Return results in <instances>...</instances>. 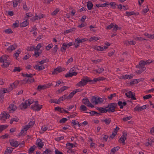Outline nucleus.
<instances>
[{
    "label": "nucleus",
    "mask_w": 154,
    "mask_h": 154,
    "mask_svg": "<svg viewBox=\"0 0 154 154\" xmlns=\"http://www.w3.org/2000/svg\"><path fill=\"white\" fill-rule=\"evenodd\" d=\"M67 120V119L66 118H62L59 121L60 123H64Z\"/></svg>",
    "instance_id": "obj_50"
},
{
    "label": "nucleus",
    "mask_w": 154,
    "mask_h": 154,
    "mask_svg": "<svg viewBox=\"0 0 154 154\" xmlns=\"http://www.w3.org/2000/svg\"><path fill=\"white\" fill-rule=\"evenodd\" d=\"M49 59L48 58H45V59L42 60L41 61L39 62V63L41 64L42 65L43 64L45 63H48L49 61Z\"/></svg>",
    "instance_id": "obj_34"
},
{
    "label": "nucleus",
    "mask_w": 154,
    "mask_h": 154,
    "mask_svg": "<svg viewBox=\"0 0 154 154\" xmlns=\"http://www.w3.org/2000/svg\"><path fill=\"white\" fill-rule=\"evenodd\" d=\"M126 96L129 98H131V100H136V98L135 97V94H133L131 91H129L125 94Z\"/></svg>",
    "instance_id": "obj_6"
},
{
    "label": "nucleus",
    "mask_w": 154,
    "mask_h": 154,
    "mask_svg": "<svg viewBox=\"0 0 154 154\" xmlns=\"http://www.w3.org/2000/svg\"><path fill=\"white\" fill-rule=\"evenodd\" d=\"M51 151L49 149H47L45 151H44L42 154H48L51 153Z\"/></svg>",
    "instance_id": "obj_46"
},
{
    "label": "nucleus",
    "mask_w": 154,
    "mask_h": 154,
    "mask_svg": "<svg viewBox=\"0 0 154 154\" xmlns=\"http://www.w3.org/2000/svg\"><path fill=\"white\" fill-rule=\"evenodd\" d=\"M29 128V127H28V125H26L23 128H22L21 132L19 133L18 136L20 137L21 136H24L25 133H24V131H27L28 129Z\"/></svg>",
    "instance_id": "obj_10"
},
{
    "label": "nucleus",
    "mask_w": 154,
    "mask_h": 154,
    "mask_svg": "<svg viewBox=\"0 0 154 154\" xmlns=\"http://www.w3.org/2000/svg\"><path fill=\"white\" fill-rule=\"evenodd\" d=\"M101 81L100 77L97 78H94L93 80H92V84H94L97 81Z\"/></svg>",
    "instance_id": "obj_30"
},
{
    "label": "nucleus",
    "mask_w": 154,
    "mask_h": 154,
    "mask_svg": "<svg viewBox=\"0 0 154 154\" xmlns=\"http://www.w3.org/2000/svg\"><path fill=\"white\" fill-rule=\"evenodd\" d=\"M5 32L8 34L12 33H13V31L11 29H8L5 30Z\"/></svg>",
    "instance_id": "obj_55"
},
{
    "label": "nucleus",
    "mask_w": 154,
    "mask_h": 154,
    "mask_svg": "<svg viewBox=\"0 0 154 154\" xmlns=\"http://www.w3.org/2000/svg\"><path fill=\"white\" fill-rule=\"evenodd\" d=\"M65 70V69L64 68L62 69L60 67H58L54 69V71L52 72V74H57V73L56 72H60L62 71Z\"/></svg>",
    "instance_id": "obj_11"
},
{
    "label": "nucleus",
    "mask_w": 154,
    "mask_h": 154,
    "mask_svg": "<svg viewBox=\"0 0 154 154\" xmlns=\"http://www.w3.org/2000/svg\"><path fill=\"white\" fill-rule=\"evenodd\" d=\"M126 16L129 17L134 14H135V13L134 11H131L129 12H126Z\"/></svg>",
    "instance_id": "obj_41"
},
{
    "label": "nucleus",
    "mask_w": 154,
    "mask_h": 154,
    "mask_svg": "<svg viewBox=\"0 0 154 154\" xmlns=\"http://www.w3.org/2000/svg\"><path fill=\"white\" fill-rule=\"evenodd\" d=\"M100 39V38H98L97 37H95L94 36L93 37H91L89 39V41L90 42H91V41H92L93 40H95V41H97L98 40H99Z\"/></svg>",
    "instance_id": "obj_33"
},
{
    "label": "nucleus",
    "mask_w": 154,
    "mask_h": 154,
    "mask_svg": "<svg viewBox=\"0 0 154 154\" xmlns=\"http://www.w3.org/2000/svg\"><path fill=\"white\" fill-rule=\"evenodd\" d=\"M87 6L88 10H90L92 9L93 7V5L91 2H87Z\"/></svg>",
    "instance_id": "obj_22"
},
{
    "label": "nucleus",
    "mask_w": 154,
    "mask_h": 154,
    "mask_svg": "<svg viewBox=\"0 0 154 154\" xmlns=\"http://www.w3.org/2000/svg\"><path fill=\"white\" fill-rule=\"evenodd\" d=\"M73 147L74 144L72 143L68 142L66 144V148L67 149H70Z\"/></svg>",
    "instance_id": "obj_20"
},
{
    "label": "nucleus",
    "mask_w": 154,
    "mask_h": 154,
    "mask_svg": "<svg viewBox=\"0 0 154 154\" xmlns=\"http://www.w3.org/2000/svg\"><path fill=\"white\" fill-rule=\"evenodd\" d=\"M8 56H7L6 55H4L1 57L2 58V62L3 63H4L5 62H8L7 59L8 58Z\"/></svg>",
    "instance_id": "obj_28"
},
{
    "label": "nucleus",
    "mask_w": 154,
    "mask_h": 154,
    "mask_svg": "<svg viewBox=\"0 0 154 154\" xmlns=\"http://www.w3.org/2000/svg\"><path fill=\"white\" fill-rule=\"evenodd\" d=\"M117 104L120 106V108L122 109L123 108L124 106H125L127 105V103L125 101L122 102V101H120L118 102Z\"/></svg>",
    "instance_id": "obj_16"
},
{
    "label": "nucleus",
    "mask_w": 154,
    "mask_h": 154,
    "mask_svg": "<svg viewBox=\"0 0 154 154\" xmlns=\"http://www.w3.org/2000/svg\"><path fill=\"white\" fill-rule=\"evenodd\" d=\"M69 88V87H68L66 86H63L61 87L60 89L58 90L57 91L59 93H60Z\"/></svg>",
    "instance_id": "obj_19"
},
{
    "label": "nucleus",
    "mask_w": 154,
    "mask_h": 154,
    "mask_svg": "<svg viewBox=\"0 0 154 154\" xmlns=\"http://www.w3.org/2000/svg\"><path fill=\"white\" fill-rule=\"evenodd\" d=\"M109 5L111 6L112 7H113L114 9L116 8V4L114 2H110Z\"/></svg>",
    "instance_id": "obj_59"
},
{
    "label": "nucleus",
    "mask_w": 154,
    "mask_h": 154,
    "mask_svg": "<svg viewBox=\"0 0 154 154\" xmlns=\"http://www.w3.org/2000/svg\"><path fill=\"white\" fill-rule=\"evenodd\" d=\"M149 11V9L148 8V7H147L146 8H145L142 11V13L144 14L147 13Z\"/></svg>",
    "instance_id": "obj_63"
},
{
    "label": "nucleus",
    "mask_w": 154,
    "mask_h": 154,
    "mask_svg": "<svg viewBox=\"0 0 154 154\" xmlns=\"http://www.w3.org/2000/svg\"><path fill=\"white\" fill-rule=\"evenodd\" d=\"M152 60H148L146 61L144 60H141L139 63V64L136 66V67L138 68H141V70H138L136 71V72L138 74H140L146 69V68L144 67V66L147 64H149L152 62Z\"/></svg>",
    "instance_id": "obj_1"
},
{
    "label": "nucleus",
    "mask_w": 154,
    "mask_h": 154,
    "mask_svg": "<svg viewBox=\"0 0 154 154\" xmlns=\"http://www.w3.org/2000/svg\"><path fill=\"white\" fill-rule=\"evenodd\" d=\"M35 121L34 119H32V121H30L28 124V127H29V128L31 127L33 125L35 124Z\"/></svg>",
    "instance_id": "obj_35"
},
{
    "label": "nucleus",
    "mask_w": 154,
    "mask_h": 154,
    "mask_svg": "<svg viewBox=\"0 0 154 154\" xmlns=\"http://www.w3.org/2000/svg\"><path fill=\"white\" fill-rule=\"evenodd\" d=\"M8 127V125H0V133Z\"/></svg>",
    "instance_id": "obj_29"
},
{
    "label": "nucleus",
    "mask_w": 154,
    "mask_h": 154,
    "mask_svg": "<svg viewBox=\"0 0 154 154\" xmlns=\"http://www.w3.org/2000/svg\"><path fill=\"white\" fill-rule=\"evenodd\" d=\"M58 48V45H56L53 48V49H52V53L54 54L55 55L56 54L57 50Z\"/></svg>",
    "instance_id": "obj_32"
},
{
    "label": "nucleus",
    "mask_w": 154,
    "mask_h": 154,
    "mask_svg": "<svg viewBox=\"0 0 154 154\" xmlns=\"http://www.w3.org/2000/svg\"><path fill=\"white\" fill-rule=\"evenodd\" d=\"M89 102V101L87 98H84L82 99L83 103L85 105H87Z\"/></svg>",
    "instance_id": "obj_31"
},
{
    "label": "nucleus",
    "mask_w": 154,
    "mask_h": 154,
    "mask_svg": "<svg viewBox=\"0 0 154 154\" xmlns=\"http://www.w3.org/2000/svg\"><path fill=\"white\" fill-rule=\"evenodd\" d=\"M17 47V44L16 43H14L13 45L10 46L7 49L8 51H12L13 50H14Z\"/></svg>",
    "instance_id": "obj_15"
},
{
    "label": "nucleus",
    "mask_w": 154,
    "mask_h": 154,
    "mask_svg": "<svg viewBox=\"0 0 154 154\" xmlns=\"http://www.w3.org/2000/svg\"><path fill=\"white\" fill-rule=\"evenodd\" d=\"M52 47L53 45L51 44H50L46 47V49L48 51Z\"/></svg>",
    "instance_id": "obj_61"
},
{
    "label": "nucleus",
    "mask_w": 154,
    "mask_h": 154,
    "mask_svg": "<svg viewBox=\"0 0 154 154\" xmlns=\"http://www.w3.org/2000/svg\"><path fill=\"white\" fill-rule=\"evenodd\" d=\"M77 74V72H74L73 73H72L69 72L68 74H67L65 75V77L66 78L71 77L73 75H76Z\"/></svg>",
    "instance_id": "obj_17"
},
{
    "label": "nucleus",
    "mask_w": 154,
    "mask_h": 154,
    "mask_svg": "<svg viewBox=\"0 0 154 154\" xmlns=\"http://www.w3.org/2000/svg\"><path fill=\"white\" fill-rule=\"evenodd\" d=\"M80 42H79V40L78 39V38H77L75 40V42L74 43L73 45H75V47L77 48L79 45V43Z\"/></svg>",
    "instance_id": "obj_26"
},
{
    "label": "nucleus",
    "mask_w": 154,
    "mask_h": 154,
    "mask_svg": "<svg viewBox=\"0 0 154 154\" xmlns=\"http://www.w3.org/2000/svg\"><path fill=\"white\" fill-rule=\"evenodd\" d=\"M29 100H26L24 103H22L20 105V107L21 110L26 109L27 108L28 105L27 103H29Z\"/></svg>",
    "instance_id": "obj_9"
},
{
    "label": "nucleus",
    "mask_w": 154,
    "mask_h": 154,
    "mask_svg": "<svg viewBox=\"0 0 154 154\" xmlns=\"http://www.w3.org/2000/svg\"><path fill=\"white\" fill-rule=\"evenodd\" d=\"M24 20H25L20 24V27H25L27 26L29 24V22L28 21V19L24 18Z\"/></svg>",
    "instance_id": "obj_14"
},
{
    "label": "nucleus",
    "mask_w": 154,
    "mask_h": 154,
    "mask_svg": "<svg viewBox=\"0 0 154 154\" xmlns=\"http://www.w3.org/2000/svg\"><path fill=\"white\" fill-rule=\"evenodd\" d=\"M103 122H104L106 125H109L111 122V119L109 118H106L105 119L102 120Z\"/></svg>",
    "instance_id": "obj_24"
},
{
    "label": "nucleus",
    "mask_w": 154,
    "mask_h": 154,
    "mask_svg": "<svg viewBox=\"0 0 154 154\" xmlns=\"http://www.w3.org/2000/svg\"><path fill=\"white\" fill-rule=\"evenodd\" d=\"M35 46L34 45L30 47H28L27 48V50L28 51H32L34 50L35 51Z\"/></svg>",
    "instance_id": "obj_36"
},
{
    "label": "nucleus",
    "mask_w": 154,
    "mask_h": 154,
    "mask_svg": "<svg viewBox=\"0 0 154 154\" xmlns=\"http://www.w3.org/2000/svg\"><path fill=\"white\" fill-rule=\"evenodd\" d=\"M78 39L79 40V42L80 43H82L84 42H86L88 40V39L87 38H84L82 39H80L79 38H78Z\"/></svg>",
    "instance_id": "obj_57"
},
{
    "label": "nucleus",
    "mask_w": 154,
    "mask_h": 154,
    "mask_svg": "<svg viewBox=\"0 0 154 154\" xmlns=\"http://www.w3.org/2000/svg\"><path fill=\"white\" fill-rule=\"evenodd\" d=\"M10 145L14 147H17L19 146L18 142L14 139L10 140H9Z\"/></svg>",
    "instance_id": "obj_8"
},
{
    "label": "nucleus",
    "mask_w": 154,
    "mask_h": 154,
    "mask_svg": "<svg viewBox=\"0 0 154 154\" xmlns=\"http://www.w3.org/2000/svg\"><path fill=\"white\" fill-rule=\"evenodd\" d=\"M134 109L135 111H141L142 110V108L141 106H136L134 108Z\"/></svg>",
    "instance_id": "obj_39"
},
{
    "label": "nucleus",
    "mask_w": 154,
    "mask_h": 154,
    "mask_svg": "<svg viewBox=\"0 0 154 154\" xmlns=\"http://www.w3.org/2000/svg\"><path fill=\"white\" fill-rule=\"evenodd\" d=\"M117 105L118 104L115 103H109L106 107L107 112L109 113L115 112V109L118 108Z\"/></svg>",
    "instance_id": "obj_3"
},
{
    "label": "nucleus",
    "mask_w": 154,
    "mask_h": 154,
    "mask_svg": "<svg viewBox=\"0 0 154 154\" xmlns=\"http://www.w3.org/2000/svg\"><path fill=\"white\" fill-rule=\"evenodd\" d=\"M42 46V44L41 43H39L38 44L36 48L35 47V51H39Z\"/></svg>",
    "instance_id": "obj_44"
},
{
    "label": "nucleus",
    "mask_w": 154,
    "mask_h": 154,
    "mask_svg": "<svg viewBox=\"0 0 154 154\" xmlns=\"http://www.w3.org/2000/svg\"><path fill=\"white\" fill-rule=\"evenodd\" d=\"M80 110L83 111H85L87 110V108L85 105H82L80 107Z\"/></svg>",
    "instance_id": "obj_43"
},
{
    "label": "nucleus",
    "mask_w": 154,
    "mask_h": 154,
    "mask_svg": "<svg viewBox=\"0 0 154 154\" xmlns=\"http://www.w3.org/2000/svg\"><path fill=\"white\" fill-rule=\"evenodd\" d=\"M120 149V147L117 146L112 148L111 149V152L113 154H114L116 152L118 151Z\"/></svg>",
    "instance_id": "obj_21"
},
{
    "label": "nucleus",
    "mask_w": 154,
    "mask_h": 154,
    "mask_svg": "<svg viewBox=\"0 0 154 154\" xmlns=\"http://www.w3.org/2000/svg\"><path fill=\"white\" fill-rule=\"evenodd\" d=\"M116 94L115 93L113 94H111L109 96H108V98L109 100H111L113 97H116Z\"/></svg>",
    "instance_id": "obj_51"
},
{
    "label": "nucleus",
    "mask_w": 154,
    "mask_h": 154,
    "mask_svg": "<svg viewBox=\"0 0 154 154\" xmlns=\"http://www.w3.org/2000/svg\"><path fill=\"white\" fill-rule=\"evenodd\" d=\"M5 119H9V117H8V115H7V113L5 112H4L3 113H2L0 115V120H3L4 121H5Z\"/></svg>",
    "instance_id": "obj_12"
},
{
    "label": "nucleus",
    "mask_w": 154,
    "mask_h": 154,
    "mask_svg": "<svg viewBox=\"0 0 154 154\" xmlns=\"http://www.w3.org/2000/svg\"><path fill=\"white\" fill-rule=\"evenodd\" d=\"M101 113H106L107 112L106 108V107L105 108L101 107V109L100 112Z\"/></svg>",
    "instance_id": "obj_45"
},
{
    "label": "nucleus",
    "mask_w": 154,
    "mask_h": 154,
    "mask_svg": "<svg viewBox=\"0 0 154 154\" xmlns=\"http://www.w3.org/2000/svg\"><path fill=\"white\" fill-rule=\"evenodd\" d=\"M21 75L24 77H26L27 78H32L33 76V75L31 73H30L29 74H28L27 73L24 74L23 73H22L21 74Z\"/></svg>",
    "instance_id": "obj_25"
},
{
    "label": "nucleus",
    "mask_w": 154,
    "mask_h": 154,
    "mask_svg": "<svg viewBox=\"0 0 154 154\" xmlns=\"http://www.w3.org/2000/svg\"><path fill=\"white\" fill-rule=\"evenodd\" d=\"M132 118V117L130 116L124 117L123 118L122 120L124 121H128V120H130Z\"/></svg>",
    "instance_id": "obj_58"
},
{
    "label": "nucleus",
    "mask_w": 154,
    "mask_h": 154,
    "mask_svg": "<svg viewBox=\"0 0 154 154\" xmlns=\"http://www.w3.org/2000/svg\"><path fill=\"white\" fill-rule=\"evenodd\" d=\"M134 39L135 40H137L139 41H143L144 40H146V39H145V38H142V37H136L135 38H134Z\"/></svg>",
    "instance_id": "obj_52"
},
{
    "label": "nucleus",
    "mask_w": 154,
    "mask_h": 154,
    "mask_svg": "<svg viewBox=\"0 0 154 154\" xmlns=\"http://www.w3.org/2000/svg\"><path fill=\"white\" fill-rule=\"evenodd\" d=\"M22 70L20 67H14V69L13 70V72H20Z\"/></svg>",
    "instance_id": "obj_38"
},
{
    "label": "nucleus",
    "mask_w": 154,
    "mask_h": 154,
    "mask_svg": "<svg viewBox=\"0 0 154 154\" xmlns=\"http://www.w3.org/2000/svg\"><path fill=\"white\" fill-rule=\"evenodd\" d=\"M119 27L117 25L115 24L114 26H113L112 30L114 31H116L118 29Z\"/></svg>",
    "instance_id": "obj_64"
},
{
    "label": "nucleus",
    "mask_w": 154,
    "mask_h": 154,
    "mask_svg": "<svg viewBox=\"0 0 154 154\" xmlns=\"http://www.w3.org/2000/svg\"><path fill=\"white\" fill-rule=\"evenodd\" d=\"M75 28H72L71 29H69L66 30L64 32L66 33H68L69 32H72V31H75Z\"/></svg>",
    "instance_id": "obj_42"
},
{
    "label": "nucleus",
    "mask_w": 154,
    "mask_h": 154,
    "mask_svg": "<svg viewBox=\"0 0 154 154\" xmlns=\"http://www.w3.org/2000/svg\"><path fill=\"white\" fill-rule=\"evenodd\" d=\"M59 10L58 8H57L52 13H51V15H55L59 12Z\"/></svg>",
    "instance_id": "obj_54"
},
{
    "label": "nucleus",
    "mask_w": 154,
    "mask_h": 154,
    "mask_svg": "<svg viewBox=\"0 0 154 154\" xmlns=\"http://www.w3.org/2000/svg\"><path fill=\"white\" fill-rule=\"evenodd\" d=\"M42 105L39 104H35L34 106L31 105V108L35 111H39L42 108Z\"/></svg>",
    "instance_id": "obj_7"
},
{
    "label": "nucleus",
    "mask_w": 154,
    "mask_h": 154,
    "mask_svg": "<svg viewBox=\"0 0 154 154\" xmlns=\"http://www.w3.org/2000/svg\"><path fill=\"white\" fill-rule=\"evenodd\" d=\"M66 44L65 43L63 44L62 47L61 48L60 51H63V50L65 51L66 50Z\"/></svg>",
    "instance_id": "obj_37"
},
{
    "label": "nucleus",
    "mask_w": 154,
    "mask_h": 154,
    "mask_svg": "<svg viewBox=\"0 0 154 154\" xmlns=\"http://www.w3.org/2000/svg\"><path fill=\"white\" fill-rule=\"evenodd\" d=\"M9 136L8 134H5L4 135H2L0 137V138L1 139H5L7 138Z\"/></svg>",
    "instance_id": "obj_60"
},
{
    "label": "nucleus",
    "mask_w": 154,
    "mask_h": 154,
    "mask_svg": "<svg viewBox=\"0 0 154 154\" xmlns=\"http://www.w3.org/2000/svg\"><path fill=\"white\" fill-rule=\"evenodd\" d=\"M88 82H89L90 84H92V80L90 79V78L87 76H84L76 85L79 86H84Z\"/></svg>",
    "instance_id": "obj_2"
},
{
    "label": "nucleus",
    "mask_w": 154,
    "mask_h": 154,
    "mask_svg": "<svg viewBox=\"0 0 154 154\" xmlns=\"http://www.w3.org/2000/svg\"><path fill=\"white\" fill-rule=\"evenodd\" d=\"M19 84V82L18 81H15L14 82L10 85V86L13 89L16 88Z\"/></svg>",
    "instance_id": "obj_18"
},
{
    "label": "nucleus",
    "mask_w": 154,
    "mask_h": 154,
    "mask_svg": "<svg viewBox=\"0 0 154 154\" xmlns=\"http://www.w3.org/2000/svg\"><path fill=\"white\" fill-rule=\"evenodd\" d=\"M103 98L99 97L93 96L92 97L91 101L92 103H94L95 104H97L98 103H103Z\"/></svg>",
    "instance_id": "obj_4"
},
{
    "label": "nucleus",
    "mask_w": 154,
    "mask_h": 154,
    "mask_svg": "<svg viewBox=\"0 0 154 154\" xmlns=\"http://www.w3.org/2000/svg\"><path fill=\"white\" fill-rule=\"evenodd\" d=\"M114 26V25L112 23L110 25H109L108 26H107L106 29H110L112 28L113 27V26Z\"/></svg>",
    "instance_id": "obj_62"
},
{
    "label": "nucleus",
    "mask_w": 154,
    "mask_h": 154,
    "mask_svg": "<svg viewBox=\"0 0 154 154\" xmlns=\"http://www.w3.org/2000/svg\"><path fill=\"white\" fill-rule=\"evenodd\" d=\"M61 101H63L67 99V96L66 95H63L62 96L59 98Z\"/></svg>",
    "instance_id": "obj_56"
},
{
    "label": "nucleus",
    "mask_w": 154,
    "mask_h": 154,
    "mask_svg": "<svg viewBox=\"0 0 154 154\" xmlns=\"http://www.w3.org/2000/svg\"><path fill=\"white\" fill-rule=\"evenodd\" d=\"M3 64L1 65V66L2 67H4V68H5L8 67L10 64V63H8L7 62H5L3 63Z\"/></svg>",
    "instance_id": "obj_40"
},
{
    "label": "nucleus",
    "mask_w": 154,
    "mask_h": 154,
    "mask_svg": "<svg viewBox=\"0 0 154 154\" xmlns=\"http://www.w3.org/2000/svg\"><path fill=\"white\" fill-rule=\"evenodd\" d=\"M126 139V137H124L122 136L118 140L119 142L121 143L122 141H125Z\"/></svg>",
    "instance_id": "obj_47"
},
{
    "label": "nucleus",
    "mask_w": 154,
    "mask_h": 154,
    "mask_svg": "<svg viewBox=\"0 0 154 154\" xmlns=\"http://www.w3.org/2000/svg\"><path fill=\"white\" fill-rule=\"evenodd\" d=\"M39 140L40 141L38 142L37 145L38 147H40L41 148H42L43 146V144L42 142V140L40 139H37V141H38Z\"/></svg>",
    "instance_id": "obj_27"
},
{
    "label": "nucleus",
    "mask_w": 154,
    "mask_h": 154,
    "mask_svg": "<svg viewBox=\"0 0 154 154\" xmlns=\"http://www.w3.org/2000/svg\"><path fill=\"white\" fill-rule=\"evenodd\" d=\"M152 96L151 94L146 95L143 97L144 100L149 99L152 97Z\"/></svg>",
    "instance_id": "obj_48"
},
{
    "label": "nucleus",
    "mask_w": 154,
    "mask_h": 154,
    "mask_svg": "<svg viewBox=\"0 0 154 154\" xmlns=\"http://www.w3.org/2000/svg\"><path fill=\"white\" fill-rule=\"evenodd\" d=\"M35 148H36V147L35 145L31 147L28 150L29 153L31 154L32 153L34 152Z\"/></svg>",
    "instance_id": "obj_23"
},
{
    "label": "nucleus",
    "mask_w": 154,
    "mask_h": 154,
    "mask_svg": "<svg viewBox=\"0 0 154 154\" xmlns=\"http://www.w3.org/2000/svg\"><path fill=\"white\" fill-rule=\"evenodd\" d=\"M52 86V83H48L45 85H39L37 88V90L38 91H40L42 90H44Z\"/></svg>",
    "instance_id": "obj_5"
},
{
    "label": "nucleus",
    "mask_w": 154,
    "mask_h": 154,
    "mask_svg": "<svg viewBox=\"0 0 154 154\" xmlns=\"http://www.w3.org/2000/svg\"><path fill=\"white\" fill-rule=\"evenodd\" d=\"M26 16L25 17L24 19H28V17H30L32 16V14L30 13H26Z\"/></svg>",
    "instance_id": "obj_49"
},
{
    "label": "nucleus",
    "mask_w": 154,
    "mask_h": 154,
    "mask_svg": "<svg viewBox=\"0 0 154 154\" xmlns=\"http://www.w3.org/2000/svg\"><path fill=\"white\" fill-rule=\"evenodd\" d=\"M28 79H27L26 78L24 79L23 80L21 81V84H26L28 82Z\"/></svg>",
    "instance_id": "obj_53"
},
{
    "label": "nucleus",
    "mask_w": 154,
    "mask_h": 154,
    "mask_svg": "<svg viewBox=\"0 0 154 154\" xmlns=\"http://www.w3.org/2000/svg\"><path fill=\"white\" fill-rule=\"evenodd\" d=\"M17 108V106L13 104H11L8 108V109H11L9 111L10 112H14Z\"/></svg>",
    "instance_id": "obj_13"
}]
</instances>
